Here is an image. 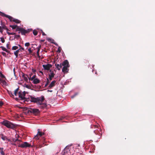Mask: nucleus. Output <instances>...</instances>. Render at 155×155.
<instances>
[{
	"instance_id": "1",
	"label": "nucleus",
	"mask_w": 155,
	"mask_h": 155,
	"mask_svg": "<svg viewBox=\"0 0 155 155\" xmlns=\"http://www.w3.org/2000/svg\"><path fill=\"white\" fill-rule=\"evenodd\" d=\"M24 110H26L28 113H31L35 115H37L40 113V111L37 108L25 107Z\"/></svg>"
},
{
	"instance_id": "2",
	"label": "nucleus",
	"mask_w": 155,
	"mask_h": 155,
	"mask_svg": "<svg viewBox=\"0 0 155 155\" xmlns=\"http://www.w3.org/2000/svg\"><path fill=\"white\" fill-rule=\"evenodd\" d=\"M31 102L37 103L38 105L40 104V101L43 102L45 100V98L43 96H41V97H35L32 96H30Z\"/></svg>"
},
{
	"instance_id": "3",
	"label": "nucleus",
	"mask_w": 155,
	"mask_h": 155,
	"mask_svg": "<svg viewBox=\"0 0 155 155\" xmlns=\"http://www.w3.org/2000/svg\"><path fill=\"white\" fill-rule=\"evenodd\" d=\"M0 15H1L2 17H5L6 18H8L10 20V21L11 22H14L16 23H19L21 22V21L20 20L17 19H15L12 16L5 14L1 12H0Z\"/></svg>"
},
{
	"instance_id": "4",
	"label": "nucleus",
	"mask_w": 155,
	"mask_h": 155,
	"mask_svg": "<svg viewBox=\"0 0 155 155\" xmlns=\"http://www.w3.org/2000/svg\"><path fill=\"white\" fill-rule=\"evenodd\" d=\"M1 123L2 124L8 128L14 129L15 127V125L14 124L7 120H4Z\"/></svg>"
},
{
	"instance_id": "5",
	"label": "nucleus",
	"mask_w": 155,
	"mask_h": 155,
	"mask_svg": "<svg viewBox=\"0 0 155 155\" xmlns=\"http://www.w3.org/2000/svg\"><path fill=\"white\" fill-rule=\"evenodd\" d=\"M62 65L63 66L62 69V71L64 73L68 72V68L70 66L68 61L67 60H64L62 63Z\"/></svg>"
},
{
	"instance_id": "6",
	"label": "nucleus",
	"mask_w": 155,
	"mask_h": 155,
	"mask_svg": "<svg viewBox=\"0 0 155 155\" xmlns=\"http://www.w3.org/2000/svg\"><path fill=\"white\" fill-rule=\"evenodd\" d=\"M31 145L28 142H25L21 144H19L18 146V147H20L22 148H26L28 147H31Z\"/></svg>"
},
{
	"instance_id": "7",
	"label": "nucleus",
	"mask_w": 155,
	"mask_h": 155,
	"mask_svg": "<svg viewBox=\"0 0 155 155\" xmlns=\"http://www.w3.org/2000/svg\"><path fill=\"white\" fill-rule=\"evenodd\" d=\"M28 92L24 91L22 92L21 91L19 92L18 96L20 98L21 100H24L25 98V97L26 94H27Z\"/></svg>"
},
{
	"instance_id": "8",
	"label": "nucleus",
	"mask_w": 155,
	"mask_h": 155,
	"mask_svg": "<svg viewBox=\"0 0 155 155\" xmlns=\"http://www.w3.org/2000/svg\"><path fill=\"white\" fill-rule=\"evenodd\" d=\"M40 130L38 129V132L37 134L35 137V139L36 140H38L39 139V137H38L39 136L40 137H41L45 134V133L44 132H40Z\"/></svg>"
},
{
	"instance_id": "9",
	"label": "nucleus",
	"mask_w": 155,
	"mask_h": 155,
	"mask_svg": "<svg viewBox=\"0 0 155 155\" xmlns=\"http://www.w3.org/2000/svg\"><path fill=\"white\" fill-rule=\"evenodd\" d=\"M91 127L92 128H94L95 129H97V130H95L94 131L95 133L96 134H98V133H99V131L101 130L100 128H99L98 126L97 125H93Z\"/></svg>"
},
{
	"instance_id": "10",
	"label": "nucleus",
	"mask_w": 155,
	"mask_h": 155,
	"mask_svg": "<svg viewBox=\"0 0 155 155\" xmlns=\"http://www.w3.org/2000/svg\"><path fill=\"white\" fill-rule=\"evenodd\" d=\"M32 31V29H28V30H26L24 29L23 28H22L21 32L22 35H25L26 33H29V32Z\"/></svg>"
},
{
	"instance_id": "11",
	"label": "nucleus",
	"mask_w": 155,
	"mask_h": 155,
	"mask_svg": "<svg viewBox=\"0 0 155 155\" xmlns=\"http://www.w3.org/2000/svg\"><path fill=\"white\" fill-rule=\"evenodd\" d=\"M52 66V65L50 64H48L46 65H43L42 67L45 70H49Z\"/></svg>"
},
{
	"instance_id": "12",
	"label": "nucleus",
	"mask_w": 155,
	"mask_h": 155,
	"mask_svg": "<svg viewBox=\"0 0 155 155\" xmlns=\"http://www.w3.org/2000/svg\"><path fill=\"white\" fill-rule=\"evenodd\" d=\"M22 77L23 78L24 80L27 83L28 82V78H29L27 74L23 73H22Z\"/></svg>"
},
{
	"instance_id": "13",
	"label": "nucleus",
	"mask_w": 155,
	"mask_h": 155,
	"mask_svg": "<svg viewBox=\"0 0 155 155\" xmlns=\"http://www.w3.org/2000/svg\"><path fill=\"white\" fill-rule=\"evenodd\" d=\"M50 73L49 74V78L50 81H51L52 80V78L54 77L55 74H54L53 71H52L51 70H50Z\"/></svg>"
},
{
	"instance_id": "14",
	"label": "nucleus",
	"mask_w": 155,
	"mask_h": 155,
	"mask_svg": "<svg viewBox=\"0 0 155 155\" xmlns=\"http://www.w3.org/2000/svg\"><path fill=\"white\" fill-rule=\"evenodd\" d=\"M38 106L40 105L39 107L41 108V109H44L46 107H47V104L45 103H43L42 102L40 101V104H39L38 105Z\"/></svg>"
},
{
	"instance_id": "15",
	"label": "nucleus",
	"mask_w": 155,
	"mask_h": 155,
	"mask_svg": "<svg viewBox=\"0 0 155 155\" xmlns=\"http://www.w3.org/2000/svg\"><path fill=\"white\" fill-rule=\"evenodd\" d=\"M56 82V81H52L49 85L48 88H51L54 87L55 85Z\"/></svg>"
},
{
	"instance_id": "16",
	"label": "nucleus",
	"mask_w": 155,
	"mask_h": 155,
	"mask_svg": "<svg viewBox=\"0 0 155 155\" xmlns=\"http://www.w3.org/2000/svg\"><path fill=\"white\" fill-rule=\"evenodd\" d=\"M55 65L58 70H60L62 66V63H60V64H55Z\"/></svg>"
},
{
	"instance_id": "17",
	"label": "nucleus",
	"mask_w": 155,
	"mask_h": 155,
	"mask_svg": "<svg viewBox=\"0 0 155 155\" xmlns=\"http://www.w3.org/2000/svg\"><path fill=\"white\" fill-rule=\"evenodd\" d=\"M40 82V81L39 79L36 78L33 81V83L35 84H37L39 83Z\"/></svg>"
},
{
	"instance_id": "18",
	"label": "nucleus",
	"mask_w": 155,
	"mask_h": 155,
	"mask_svg": "<svg viewBox=\"0 0 155 155\" xmlns=\"http://www.w3.org/2000/svg\"><path fill=\"white\" fill-rule=\"evenodd\" d=\"M22 51V50H20V49H18L17 50L14 52V54L16 56V57L17 58L18 57V54L20 51Z\"/></svg>"
},
{
	"instance_id": "19",
	"label": "nucleus",
	"mask_w": 155,
	"mask_h": 155,
	"mask_svg": "<svg viewBox=\"0 0 155 155\" xmlns=\"http://www.w3.org/2000/svg\"><path fill=\"white\" fill-rule=\"evenodd\" d=\"M47 39L48 41H49L50 42H51L52 43H54L56 45H57V46L58 45L57 44L55 43L54 42V40H53L51 38H47Z\"/></svg>"
},
{
	"instance_id": "20",
	"label": "nucleus",
	"mask_w": 155,
	"mask_h": 155,
	"mask_svg": "<svg viewBox=\"0 0 155 155\" xmlns=\"http://www.w3.org/2000/svg\"><path fill=\"white\" fill-rule=\"evenodd\" d=\"M70 150H67V148H65L64 149V155H67V153H70Z\"/></svg>"
},
{
	"instance_id": "21",
	"label": "nucleus",
	"mask_w": 155,
	"mask_h": 155,
	"mask_svg": "<svg viewBox=\"0 0 155 155\" xmlns=\"http://www.w3.org/2000/svg\"><path fill=\"white\" fill-rule=\"evenodd\" d=\"M23 28L19 27L18 26H17V27L16 29V31H19L18 33L19 34L20 33V32H21V30Z\"/></svg>"
},
{
	"instance_id": "22",
	"label": "nucleus",
	"mask_w": 155,
	"mask_h": 155,
	"mask_svg": "<svg viewBox=\"0 0 155 155\" xmlns=\"http://www.w3.org/2000/svg\"><path fill=\"white\" fill-rule=\"evenodd\" d=\"M0 48H2V50H3V51H5V52H6L7 53H9L10 52V51H9L6 49L3 46H1L0 47Z\"/></svg>"
},
{
	"instance_id": "23",
	"label": "nucleus",
	"mask_w": 155,
	"mask_h": 155,
	"mask_svg": "<svg viewBox=\"0 0 155 155\" xmlns=\"http://www.w3.org/2000/svg\"><path fill=\"white\" fill-rule=\"evenodd\" d=\"M1 136V138L3 140H6L7 139V137L6 136H4L3 134L0 135Z\"/></svg>"
},
{
	"instance_id": "24",
	"label": "nucleus",
	"mask_w": 155,
	"mask_h": 155,
	"mask_svg": "<svg viewBox=\"0 0 155 155\" xmlns=\"http://www.w3.org/2000/svg\"><path fill=\"white\" fill-rule=\"evenodd\" d=\"M36 77V75H34L31 78L30 77L28 78V79L29 80H31V81H33L36 78H35Z\"/></svg>"
},
{
	"instance_id": "25",
	"label": "nucleus",
	"mask_w": 155,
	"mask_h": 155,
	"mask_svg": "<svg viewBox=\"0 0 155 155\" xmlns=\"http://www.w3.org/2000/svg\"><path fill=\"white\" fill-rule=\"evenodd\" d=\"M0 83H2L3 84L6 85L7 84L5 80H2L0 79Z\"/></svg>"
},
{
	"instance_id": "26",
	"label": "nucleus",
	"mask_w": 155,
	"mask_h": 155,
	"mask_svg": "<svg viewBox=\"0 0 155 155\" xmlns=\"http://www.w3.org/2000/svg\"><path fill=\"white\" fill-rule=\"evenodd\" d=\"M10 27H11L13 29H16L17 25H10Z\"/></svg>"
},
{
	"instance_id": "27",
	"label": "nucleus",
	"mask_w": 155,
	"mask_h": 155,
	"mask_svg": "<svg viewBox=\"0 0 155 155\" xmlns=\"http://www.w3.org/2000/svg\"><path fill=\"white\" fill-rule=\"evenodd\" d=\"M47 81H46V83L45 84V87H46V86H47L50 82V81H49L48 78H47Z\"/></svg>"
},
{
	"instance_id": "28",
	"label": "nucleus",
	"mask_w": 155,
	"mask_h": 155,
	"mask_svg": "<svg viewBox=\"0 0 155 155\" xmlns=\"http://www.w3.org/2000/svg\"><path fill=\"white\" fill-rule=\"evenodd\" d=\"M18 47L16 46H14L12 47V50H15L18 49Z\"/></svg>"
},
{
	"instance_id": "29",
	"label": "nucleus",
	"mask_w": 155,
	"mask_h": 155,
	"mask_svg": "<svg viewBox=\"0 0 155 155\" xmlns=\"http://www.w3.org/2000/svg\"><path fill=\"white\" fill-rule=\"evenodd\" d=\"M30 99V96L28 98H25V99L24 100L25 101H26L27 102H29V101H31V100Z\"/></svg>"
},
{
	"instance_id": "30",
	"label": "nucleus",
	"mask_w": 155,
	"mask_h": 155,
	"mask_svg": "<svg viewBox=\"0 0 155 155\" xmlns=\"http://www.w3.org/2000/svg\"><path fill=\"white\" fill-rule=\"evenodd\" d=\"M19 88L18 87L15 91L14 94L15 96L17 95V93L19 90Z\"/></svg>"
},
{
	"instance_id": "31",
	"label": "nucleus",
	"mask_w": 155,
	"mask_h": 155,
	"mask_svg": "<svg viewBox=\"0 0 155 155\" xmlns=\"http://www.w3.org/2000/svg\"><path fill=\"white\" fill-rule=\"evenodd\" d=\"M1 25H2V26H1V28L2 29H4L5 30V29H6L7 27L5 25L2 24L1 23Z\"/></svg>"
},
{
	"instance_id": "32",
	"label": "nucleus",
	"mask_w": 155,
	"mask_h": 155,
	"mask_svg": "<svg viewBox=\"0 0 155 155\" xmlns=\"http://www.w3.org/2000/svg\"><path fill=\"white\" fill-rule=\"evenodd\" d=\"M38 32L37 31L35 30H34L33 32V34L35 36L37 35Z\"/></svg>"
},
{
	"instance_id": "33",
	"label": "nucleus",
	"mask_w": 155,
	"mask_h": 155,
	"mask_svg": "<svg viewBox=\"0 0 155 155\" xmlns=\"http://www.w3.org/2000/svg\"><path fill=\"white\" fill-rule=\"evenodd\" d=\"M0 76L1 78H5V79H6L4 75L2 73H0Z\"/></svg>"
},
{
	"instance_id": "34",
	"label": "nucleus",
	"mask_w": 155,
	"mask_h": 155,
	"mask_svg": "<svg viewBox=\"0 0 155 155\" xmlns=\"http://www.w3.org/2000/svg\"><path fill=\"white\" fill-rule=\"evenodd\" d=\"M8 93L11 97H14V95L12 94L11 91H8Z\"/></svg>"
},
{
	"instance_id": "35",
	"label": "nucleus",
	"mask_w": 155,
	"mask_h": 155,
	"mask_svg": "<svg viewBox=\"0 0 155 155\" xmlns=\"http://www.w3.org/2000/svg\"><path fill=\"white\" fill-rule=\"evenodd\" d=\"M7 33L9 35H15L16 34V33H10L8 32V31H7Z\"/></svg>"
},
{
	"instance_id": "36",
	"label": "nucleus",
	"mask_w": 155,
	"mask_h": 155,
	"mask_svg": "<svg viewBox=\"0 0 155 155\" xmlns=\"http://www.w3.org/2000/svg\"><path fill=\"white\" fill-rule=\"evenodd\" d=\"M20 36L19 35H15L14 36V39H15V38H20Z\"/></svg>"
},
{
	"instance_id": "37",
	"label": "nucleus",
	"mask_w": 155,
	"mask_h": 155,
	"mask_svg": "<svg viewBox=\"0 0 155 155\" xmlns=\"http://www.w3.org/2000/svg\"><path fill=\"white\" fill-rule=\"evenodd\" d=\"M1 40L2 43H4L5 42V40L3 37H1Z\"/></svg>"
},
{
	"instance_id": "38",
	"label": "nucleus",
	"mask_w": 155,
	"mask_h": 155,
	"mask_svg": "<svg viewBox=\"0 0 155 155\" xmlns=\"http://www.w3.org/2000/svg\"><path fill=\"white\" fill-rule=\"evenodd\" d=\"M61 47H59L58 48V50H57V52L58 53H60L61 52Z\"/></svg>"
},
{
	"instance_id": "39",
	"label": "nucleus",
	"mask_w": 155,
	"mask_h": 155,
	"mask_svg": "<svg viewBox=\"0 0 155 155\" xmlns=\"http://www.w3.org/2000/svg\"><path fill=\"white\" fill-rule=\"evenodd\" d=\"M1 149H2V150L1 152V154H2V155H4L5 153L3 151V148H2Z\"/></svg>"
},
{
	"instance_id": "40",
	"label": "nucleus",
	"mask_w": 155,
	"mask_h": 155,
	"mask_svg": "<svg viewBox=\"0 0 155 155\" xmlns=\"http://www.w3.org/2000/svg\"><path fill=\"white\" fill-rule=\"evenodd\" d=\"M6 47L8 49H10V46H9V44H7L6 45Z\"/></svg>"
},
{
	"instance_id": "41",
	"label": "nucleus",
	"mask_w": 155,
	"mask_h": 155,
	"mask_svg": "<svg viewBox=\"0 0 155 155\" xmlns=\"http://www.w3.org/2000/svg\"><path fill=\"white\" fill-rule=\"evenodd\" d=\"M25 46L26 47H28L30 45V43L28 42L26 43L25 44Z\"/></svg>"
},
{
	"instance_id": "42",
	"label": "nucleus",
	"mask_w": 155,
	"mask_h": 155,
	"mask_svg": "<svg viewBox=\"0 0 155 155\" xmlns=\"http://www.w3.org/2000/svg\"><path fill=\"white\" fill-rule=\"evenodd\" d=\"M12 140L13 141L15 142L17 141V140H18V138H17L16 139L15 138H12Z\"/></svg>"
},
{
	"instance_id": "43",
	"label": "nucleus",
	"mask_w": 155,
	"mask_h": 155,
	"mask_svg": "<svg viewBox=\"0 0 155 155\" xmlns=\"http://www.w3.org/2000/svg\"><path fill=\"white\" fill-rule=\"evenodd\" d=\"M3 32V29L1 27V26H0V32L1 33H2Z\"/></svg>"
},
{
	"instance_id": "44",
	"label": "nucleus",
	"mask_w": 155,
	"mask_h": 155,
	"mask_svg": "<svg viewBox=\"0 0 155 155\" xmlns=\"http://www.w3.org/2000/svg\"><path fill=\"white\" fill-rule=\"evenodd\" d=\"M40 50H39V49H38V50L37 52V55L38 56L39 55V51H40Z\"/></svg>"
},
{
	"instance_id": "45",
	"label": "nucleus",
	"mask_w": 155,
	"mask_h": 155,
	"mask_svg": "<svg viewBox=\"0 0 155 155\" xmlns=\"http://www.w3.org/2000/svg\"><path fill=\"white\" fill-rule=\"evenodd\" d=\"M78 93H75L74 95L72 96L71 97L72 98H74L76 95H77L78 94Z\"/></svg>"
},
{
	"instance_id": "46",
	"label": "nucleus",
	"mask_w": 155,
	"mask_h": 155,
	"mask_svg": "<svg viewBox=\"0 0 155 155\" xmlns=\"http://www.w3.org/2000/svg\"><path fill=\"white\" fill-rule=\"evenodd\" d=\"M25 87L28 88L29 89L30 87V86H29L28 85H26Z\"/></svg>"
},
{
	"instance_id": "47",
	"label": "nucleus",
	"mask_w": 155,
	"mask_h": 155,
	"mask_svg": "<svg viewBox=\"0 0 155 155\" xmlns=\"http://www.w3.org/2000/svg\"><path fill=\"white\" fill-rule=\"evenodd\" d=\"M28 50L30 53H31L32 52V51L31 50V48H29Z\"/></svg>"
},
{
	"instance_id": "48",
	"label": "nucleus",
	"mask_w": 155,
	"mask_h": 155,
	"mask_svg": "<svg viewBox=\"0 0 155 155\" xmlns=\"http://www.w3.org/2000/svg\"><path fill=\"white\" fill-rule=\"evenodd\" d=\"M3 104V103L2 101H0V106H2Z\"/></svg>"
},
{
	"instance_id": "49",
	"label": "nucleus",
	"mask_w": 155,
	"mask_h": 155,
	"mask_svg": "<svg viewBox=\"0 0 155 155\" xmlns=\"http://www.w3.org/2000/svg\"><path fill=\"white\" fill-rule=\"evenodd\" d=\"M2 54L4 56H6V54L4 52H2Z\"/></svg>"
},
{
	"instance_id": "50",
	"label": "nucleus",
	"mask_w": 155,
	"mask_h": 155,
	"mask_svg": "<svg viewBox=\"0 0 155 155\" xmlns=\"http://www.w3.org/2000/svg\"><path fill=\"white\" fill-rule=\"evenodd\" d=\"M41 45H40L37 48V49L40 50L41 48Z\"/></svg>"
},
{
	"instance_id": "51",
	"label": "nucleus",
	"mask_w": 155,
	"mask_h": 155,
	"mask_svg": "<svg viewBox=\"0 0 155 155\" xmlns=\"http://www.w3.org/2000/svg\"><path fill=\"white\" fill-rule=\"evenodd\" d=\"M42 35H45L46 34H45V33L43 32V31H42Z\"/></svg>"
},
{
	"instance_id": "52",
	"label": "nucleus",
	"mask_w": 155,
	"mask_h": 155,
	"mask_svg": "<svg viewBox=\"0 0 155 155\" xmlns=\"http://www.w3.org/2000/svg\"><path fill=\"white\" fill-rule=\"evenodd\" d=\"M13 71H14V74L15 75V68H14L13 69Z\"/></svg>"
},
{
	"instance_id": "53",
	"label": "nucleus",
	"mask_w": 155,
	"mask_h": 155,
	"mask_svg": "<svg viewBox=\"0 0 155 155\" xmlns=\"http://www.w3.org/2000/svg\"><path fill=\"white\" fill-rule=\"evenodd\" d=\"M43 147L42 145H40L39 146L38 148H41V147Z\"/></svg>"
},
{
	"instance_id": "54",
	"label": "nucleus",
	"mask_w": 155,
	"mask_h": 155,
	"mask_svg": "<svg viewBox=\"0 0 155 155\" xmlns=\"http://www.w3.org/2000/svg\"><path fill=\"white\" fill-rule=\"evenodd\" d=\"M64 117H61L59 119L60 120H62V119H64Z\"/></svg>"
},
{
	"instance_id": "55",
	"label": "nucleus",
	"mask_w": 155,
	"mask_h": 155,
	"mask_svg": "<svg viewBox=\"0 0 155 155\" xmlns=\"http://www.w3.org/2000/svg\"><path fill=\"white\" fill-rule=\"evenodd\" d=\"M6 140H8V141H9V142L11 141V140L10 139H8V138H7V139Z\"/></svg>"
},
{
	"instance_id": "56",
	"label": "nucleus",
	"mask_w": 155,
	"mask_h": 155,
	"mask_svg": "<svg viewBox=\"0 0 155 155\" xmlns=\"http://www.w3.org/2000/svg\"><path fill=\"white\" fill-rule=\"evenodd\" d=\"M48 92H52V90H48Z\"/></svg>"
},
{
	"instance_id": "57",
	"label": "nucleus",
	"mask_w": 155,
	"mask_h": 155,
	"mask_svg": "<svg viewBox=\"0 0 155 155\" xmlns=\"http://www.w3.org/2000/svg\"><path fill=\"white\" fill-rule=\"evenodd\" d=\"M5 30H6L7 31H9V29L7 28H6V29H5Z\"/></svg>"
},
{
	"instance_id": "58",
	"label": "nucleus",
	"mask_w": 155,
	"mask_h": 155,
	"mask_svg": "<svg viewBox=\"0 0 155 155\" xmlns=\"http://www.w3.org/2000/svg\"><path fill=\"white\" fill-rule=\"evenodd\" d=\"M20 50H24V48L21 47V49H20Z\"/></svg>"
},
{
	"instance_id": "59",
	"label": "nucleus",
	"mask_w": 155,
	"mask_h": 155,
	"mask_svg": "<svg viewBox=\"0 0 155 155\" xmlns=\"http://www.w3.org/2000/svg\"><path fill=\"white\" fill-rule=\"evenodd\" d=\"M19 136L18 135H16V137L18 138V137H19Z\"/></svg>"
},
{
	"instance_id": "60",
	"label": "nucleus",
	"mask_w": 155,
	"mask_h": 155,
	"mask_svg": "<svg viewBox=\"0 0 155 155\" xmlns=\"http://www.w3.org/2000/svg\"><path fill=\"white\" fill-rule=\"evenodd\" d=\"M17 141H19V142H21V141L20 140H19V139H18V140H17Z\"/></svg>"
},
{
	"instance_id": "61",
	"label": "nucleus",
	"mask_w": 155,
	"mask_h": 155,
	"mask_svg": "<svg viewBox=\"0 0 155 155\" xmlns=\"http://www.w3.org/2000/svg\"><path fill=\"white\" fill-rule=\"evenodd\" d=\"M32 70H33V72L35 71V70H34V69H33Z\"/></svg>"
},
{
	"instance_id": "62",
	"label": "nucleus",
	"mask_w": 155,
	"mask_h": 155,
	"mask_svg": "<svg viewBox=\"0 0 155 155\" xmlns=\"http://www.w3.org/2000/svg\"><path fill=\"white\" fill-rule=\"evenodd\" d=\"M40 72L42 74H43V72H42V71H40Z\"/></svg>"
},
{
	"instance_id": "63",
	"label": "nucleus",
	"mask_w": 155,
	"mask_h": 155,
	"mask_svg": "<svg viewBox=\"0 0 155 155\" xmlns=\"http://www.w3.org/2000/svg\"><path fill=\"white\" fill-rule=\"evenodd\" d=\"M45 40H41V41H42V42H44V41Z\"/></svg>"
},
{
	"instance_id": "64",
	"label": "nucleus",
	"mask_w": 155,
	"mask_h": 155,
	"mask_svg": "<svg viewBox=\"0 0 155 155\" xmlns=\"http://www.w3.org/2000/svg\"><path fill=\"white\" fill-rule=\"evenodd\" d=\"M13 144V145H16V144Z\"/></svg>"
}]
</instances>
